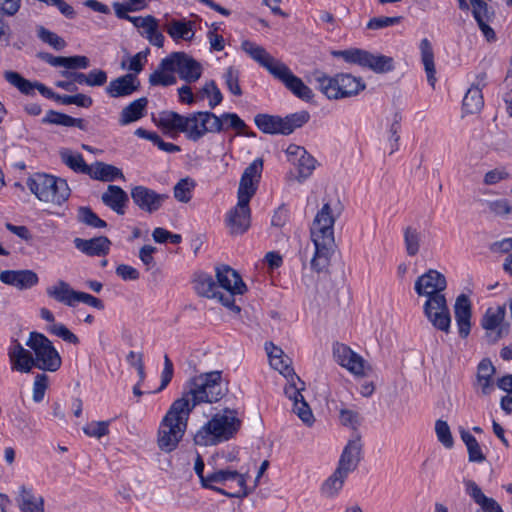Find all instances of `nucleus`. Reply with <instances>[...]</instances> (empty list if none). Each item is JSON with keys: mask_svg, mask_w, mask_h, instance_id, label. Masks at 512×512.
<instances>
[{"mask_svg": "<svg viewBox=\"0 0 512 512\" xmlns=\"http://www.w3.org/2000/svg\"><path fill=\"white\" fill-rule=\"evenodd\" d=\"M47 330L49 333L61 338L62 340L68 343L74 345L79 343V338L74 333H72L64 324L57 323L50 325Z\"/></svg>", "mask_w": 512, "mask_h": 512, "instance_id": "obj_58", "label": "nucleus"}, {"mask_svg": "<svg viewBox=\"0 0 512 512\" xmlns=\"http://www.w3.org/2000/svg\"><path fill=\"white\" fill-rule=\"evenodd\" d=\"M421 60L427 74L428 83L434 88L436 83V69L434 63V52L430 41L424 38L420 42Z\"/></svg>", "mask_w": 512, "mask_h": 512, "instance_id": "obj_40", "label": "nucleus"}, {"mask_svg": "<svg viewBox=\"0 0 512 512\" xmlns=\"http://www.w3.org/2000/svg\"><path fill=\"white\" fill-rule=\"evenodd\" d=\"M333 355L339 365L355 376H365V360L347 345L342 343L334 344Z\"/></svg>", "mask_w": 512, "mask_h": 512, "instance_id": "obj_16", "label": "nucleus"}, {"mask_svg": "<svg viewBox=\"0 0 512 512\" xmlns=\"http://www.w3.org/2000/svg\"><path fill=\"white\" fill-rule=\"evenodd\" d=\"M174 72L188 83L196 82L202 74V66L185 52H172L170 55Z\"/></svg>", "mask_w": 512, "mask_h": 512, "instance_id": "obj_15", "label": "nucleus"}, {"mask_svg": "<svg viewBox=\"0 0 512 512\" xmlns=\"http://www.w3.org/2000/svg\"><path fill=\"white\" fill-rule=\"evenodd\" d=\"M337 214L333 213L329 203H325L317 212L311 226V240L314 243V255L310 261L311 269L317 273L327 271L334 246V223Z\"/></svg>", "mask_w": 512, "mask_h": 512, "instance_id": "obj_2", "label": "nucleus"}, {"mask_svg": "<svg viewBox=\"0 0 512 512\" xmlns=\"http://www.w3.org/2000/svg\"><path fill=\"white\" fill-rule=\"evenodd\" d=\"M8 357L12 370L21 373H29L32 368L35 367L32 353L26 350L16 339L11 341L8 348Z\"/></svg>", "mask_w": 512, "mask_h": 512, "instance_id": "obj_21", "label": "nucleus"}, {"mask_svg": "<svg viewBox=\"0 0 512 512\" xmlns=\"http://www.w3.org/2000/svg\"><path fill=\"white\" fill-rule=\"evenodd\" d=\"M472 14L478 23V26L488 41L495 39V32L489 26V22L494 17V11L488 7L483 0H470Z\"/></svg>", "mask_w": 512, "mask_h": 512, "instance_id": "obj_27", "label": "nucleus"}, {"mask_svg": "<svg viewBox=\"0 0 512 512\" xmlns=\"http://www.w3.org/2000/svg\"><path fill=\"white\" fill-rule=\"evenodd\" d=\"M133 202L143 211L153 213L160 209L162 203L168 198L166 194H158L144 186H136L131 190Z\"/></svg>", "mask_w": 512, "mask_h": 512, "instance_id": "obj_18", "label": "nucleus"}, {"mask_svg": "<svg viewBox=\"0 0 512 512\" xmlns=\"http://www.w3.org/2000/svg\"><path fill=\"white\" fill-rule=\"evenodd\" d=\"M274 77L280 80L287 89L296 97L304 101H310L314 94L312 90L296 75L292 73L286 64H282L274 74Z\"/></svg>", "mask_w": 512, "mask_h": 512, "instance_id": "obj_17", "label": "nucleus"}, {"mask_svg": "<svg viewBox=\"0 0 512 512\" xmlns=\"http://www.w3.org/2000/svg\"><path fill=\"white\" fill-rule=\"evenodd\" d=\"M241 421L234 410L225 409L216 413L194 435V442L200 446H211L230 439L239 429Z\"/></svg>", "mask_w": 512, "mask_h": 512, "instance_id": "obj_5", "label": "nucleus"}, {"mask_svg": "<svg viewBox=\"0 0 512 512\" xmlns=\"http://www.w3.org/2000/svg\"><path fill=\"white\" fill-rule=\"evenodd\" d=\"M362 453V444L359 437L350 440L344 447L341 454L338 467L336 469L343 472V474H349L354 471L360 460Z\"/></svg>", "mask_w": 512, "mask_h": 512, "instance_id": "obj_25", "label": "nucleus"}, {"mask_svg": "<svg viewBox=\"0 0 512 512\" xmlns=\"http://www.w3.org/2000/svg\"><path fill=\"white\" fill-rule=\"evenodd\" d=\"M57 102L63 105H77L83 108H89L93 104V100L90 96L79 93L75 95H59Z\"/></svg>", "mask_w": 512, "mask_h": 512, "instance_id": "obj_55", "label": "nucleus"}, {"mask_svg": "<svg viewBox=\"0 0 512 512\" xmlns=\"http://www.w3.org/2000/svg\"><path fill=\"white\" fill-rule=\"evenodd\" d=\"M194 289L199 296L206 298H217L219 300L220 291L217 283L210 274L197 272L193 279Z\"/></svg>", "mask_w": 512, "mask_h": 512, "instance_id": "obj_35", "label": "nucleus"}, {"mask_svg": "<svg viewBox=\"0 0 512 512\" xmlns=\"http://www.w3.org/2000/svg\"><path fill=\"white\" fill-rule=\"evenodd\" d=\"M61 161L76 173L87 175L90 165L86 164L80 153L73 152L68 148H64L59 152Z\"/></svg>", "mask_w": 512, "mask_h": 512, "instance_id": "obj_41", "label": "nucleus"}, {"mask_svg": "<svg viewBox=\"0 0 512 512\" xmlns=\"http://www.w3.org/2000/svg\"><path fill=\"white\" fill-rule=\"evenodd\" d=\"M218 120L221 126L220 132L227 131L228 129H234L237 131H243L247 128L246 123L236 113H223L218 116Z\"/></svg>", "mask_w": 512, "mask_h": 512, "instance_id": "obj_49", "label": "nucleus"}, {"mask_svg": "<svg viewBox=\"0 0 512 512\" xmlns=\"http://www.w3.org/2000/svg\"><path fill=\"white\" fill-rule=\"evenodd\" d=\"M165 132L184 133L190 141L197 142L208 133H220L218 116L210 111H198L186 116L174 111H163L155 119Z\"/></svg>", "mask_w": 512, "mask_h": 512, "instance_id": "obj_1", "label": "nucleus"}, {"mask_svg": "<svg viewBox=\"0 0 512 512\" xmlns=\"http://www.w3.org/2000/svg\"><path fill=\"white\" fill-rule=\"evenodd\" d=\"M435 432L439 442L446 448H452L454 440L450 431V427L446 421L437 420L435 423Z\"/></svg>", "mask_w": 512, "mask_h": 512, "instance_id": "obj_56", "label": "nucleus"}, {"mask_svg": "<svg viewBox=\"0 0 512 512\" xmlns=\"http://www.w3.org/2000/svg\"><path fill=\"white\" fill-rule=\"evenodd\" d=\"M46 294L57 302L73 307L77 303L79 291L72 289L67 282L59 280L46 289Z\"/></svg>", "mask_w": 512, "mask_h": 512, "instance_id": "obj_30", "label": "nucleus"}, {"mask_svg": "<svg viewBox=\"0 0 512 512\" xmlns=\"http://www.w3.org/2000/svg\"><path fill=\"white\" fill-rule=\"evenodd\" d=\"M423 313L437 330L448 334L451 329V314L445 295L428 298L423 305Z\"/></svg>", "mask_w": 512, "mask_h": 512, "instance_id": "obj_13", "label": "nucleus"}, {"mask_svg": "<svg viewBox=\"0 0 512 512\" xmlns=\"http://www.w3.org/2000/svg\"><path fill=\"white\" fill-rule=\"evenodd\" d=\"M446 287L445 276L437 270L429 269L417 278L414 289L419 296H426L428 299L436 295H444L443 291Z\"/></svg>", "mask_w": 512, "mask_h": 512, "instance_id": "obj_14", "label": "nucleus"}, {"mask_svg": "<svg viewBox=\"0 0 512 512\" xmlns=\"http://www.w3.org/2000/svg\"><path fill=\"white\" fill-rule=\"evenodd\" d=\"M505 307L489 308L485 312L481 325L487 331L488 336L493 335V341H497L507 334L508 328L502 323L505 318Z\"/></svg>", "mask_w": 512, "mask_h": 512, "instance_id": "obj_19", "label": "nucleus"}, {"mask_svg": "<svg viewBox=\"0 0 512 512\" xmlns=\"http://www.w3.org/2000/svg\"><path fill=\"white\" fill-rule=\"evenodd\" d=\"M141 29H143L141 35L144 36L151 45L158 48L163 47L165 37L162 32L159 31V23L154 16L148 15L147 22Z\"/></svg>", "mask_w": 512, "mask_h": 512, "instance_id": "obj_43", "label": "nucleus"}, {"mask_svg": "<svg viewBox=\"0 0 512 512\" xmlns=\"http://www.w3.org/2000/svg\"><path fill=\"white\" fill-rule=\"evenodd\" d=\"M101 200L117 214L123 215L129 198L127 193L121 187L109 185L107 191L102 194Z\"/></svg>", "mask_w": 512, "mask_h": 512, "instance_id": "obj_32", "label": "nucleus"}, {"mask_svg": "<svg viewBox=\"0 0 512 512\" xmlns=\"http://www.w3.org/2000/svg\"><path fill=\"white\" fill-rule=\"evenodd\" d=\"M140 82L135 74L128 73L112 81L106 87V93L112 98H120L133 94L139 89Z\"/></svg>", "mask_w": 512, "mask_h": 512, "instance_id": "obj_26", "label": "nucleus"}, {"mask_svg": "<svg viewBox=\"0 0 512 512\" xmlns=\"http://www.w3.org/2000/svg\"><path fill=\"white\" fill-rule=\"evenodd\" d=\"M487 207L490 213L495 216L505 217L512 212V207L509 202L505 199H499L495 201H489Z\"/></svg>", "mask_w": 512, "mask_h": 512, "instance_id": "obj_60", "label": "nucleus"}, {"mask_svg": "<svg viewBox=\"0 0 512 512\" xmlns=\"http://www.w3.org/2000/svg\"><path fill=\"white\" fill-rule=\"evenodd\" d=\"M0 280L19 290L30 289L39 282L38 275L32 270H6L0 273Z\"/></svg>", "mask_w": 512, "mask_h": 512, "instance_id": "obj_24", "label": "nucleus"}, {"mask_svg": "<svg viewBox=\"0 0 512 512\" xmlns=\"http://www.w3.org/2000/svg\"><path fill=\"white\" fill-rule=\"evenodd\" d=\"M333 55L343 58L347 63L367 67L376 73H386L394 69V60L385 55H374L362 49H347L334 51Z\"/></svg>", "mask_w": 512, "mask_h": 512, "instance_id": "obj_12", "label": "nucleus"}, {"mask_svg": "<svg viewBox=\"0 0 512 512\" xmlns=\"http://www.w3.org/2000/svg\"><path fill=\"white\" fill-rule=\"evenodd\" d=\"M339 419L342 425L356 429L360 423L359 413L350 409H341Z\"/></svg>", "mask_w": 512, "mask_h": 512, "instance_id": "obj_64", "label": "nucleus"}, {"mask_svg": "<svg viewBox=\"0 0 512 512\" xmlns=\"http://www.w3.org/2000/svg\"><path fill=\"white\" fill-rule=\"evenodd\" d=\"M77 219L79 222L93 228H105L107 226V223L99 218L90 207H80L78 209Z\"/></svg>", "mask_w": 512, "mask_h": 512, "instance_id": "obj_50", "label": "nucleus"}, {"mask_svg": "<svg viewBox=\"0 0 512 512\" xmlns=\"http://www.w3.org/2000/svg\"><path fill=\"white\" fill-rule=\"evenodd\" d=\"M44 124H53L64 127H78L81 130L87 129V123L82 118H73L67 114L49 110L45 117L42 119Z\"/></svg>", "mask_w": 512, "mask_h": 512, "instance_id": "obj_37", "label": "nucleus"}, {"mask_svg": "<svg viewBox=\"0 0 512 512\" xmlns=\"http://www.w3.org/2000/svg\"><path fill=\"white\" fill-rule=\"evenodd\" d=\"M26 345L34 351V365L36 368L50 372H55L60 368L61 357L45 335L31 332Z\"/></svg>", "mask_w": 512, "mask_h": 512, "instance_id": "obj_10", "label": "nucleus"}, {"mask_svg": "<svg viewBox=\"0 0 512 512\" xmlns=\"http://www.w3.org/2000/svg\"><path fill=\"white\" fill-rule=\"evenodd\" d=\"M263 170V160L258 158L255 159L248 167L244 170L241 177L253 180L255 182L260 181L261 173Z\"/></svg>", "mask_w": 512, "mask_h": 512, "instance_id": "obj_63", "label": "nucleus"}, {"mask_svg": "<svg viewBox=\"0 0 512 512\" xmlns=\"http://www.w3.org/2000/svg\"><path fill=\"white\" fill-rule=\"evenodd\" d=\"M87 175H89L92 179L103 182H112L117 178H124V175L119 168L100 161L90 165Z\"/></svg>", "mask_w": 512, "mask_h": 512, "instance_id": "obj_36", "label": "nucleus"}, {"mask_svg": "<svg viewBox=\"0 0 512 512\" xmlns=\"http://www.w3.org/2000/svg\"><path fill=\"white\" fill-rule=\"evenodd\" d=\"M216 278L218 288H222L226 293L220 292L219 301L225 307L239 313L240 307L235 305V295H242L246 291V284L242 281L240 275L229 266L216 268Z\"/></svg>", "mask_w": 512, "mask_h": 512, "instance_id": "obj_11", "label": "nucleus"}, {"mask_svg": "<svg viewBox=\"0 0 512 512\" xmlns=\"http://www.w3.org/2000/svg\"><path fill=\"white\" fill-rule=\"evenodd\" d=\"M270 365L287 379L284 393L293 402V412L306 425L311 426L314 423V416L302 395V391L305 390V383L296 375L291 367V359L284 355L283 358L271 360Z\"/></svg>", "mask_w": 512, "mask_h": 512, "instance_id": "obj_4", "label": "nucleus"}, {"mask_svg": "<svg viewBox=\"0 0 512 512\" xmlns=\"http://www.w3.org/2000/svg\"><path fill=\"white\" fill-rule=\"evenodd\" d=\"M26 184L29 190L42 202L61 205L70 196V188L66 180L45 173L31 175Z\"/></svg>", "mask_w": 512, "mask_h": 512, "instance_id": "obj_8", "label": "nucleus"}, {"mask_svg": "<svg viewBox=\"0 0 512 512\" xmlns=\"http://www.w3.org/2000/svg\"><path fill=\"white\" fill-rule=\"evenodd\" d=\"M241 48L246 52L253 60L258 62L261 66L266 68L273 76L276 71L283 64L280 60L275 59L271 56L262 46L257 45L254 42L245 40L241 44Z\"/></svg>", "mask_w": 512, "mask_h": 512, "instance_id": "obj_23", "label": "nucleus"}, {"mask_svg": "<svg viewBox=\"0 0 512 512\" xmlns=\"http://www.w3.org/2000/svg\"><path fill=\"white\" fill-rule=\"evenodd\" d=\"M193 22L186 20L172 19L163 25V29L175 41H190L194 37Z\"/></svg>", "mask_w": 512, "mask_h": 512, "instance_id": "obj_34", "label": "nucleus"}, {"mask_svg": "<svg viewBox=\"0 0 512 512\" xmlns=\"http://www.w3.org/2000/svg\"><path fill=\"white\" fill-rule=\"evenodd\" d=\"M255 125L265 134H282V117L257 114L254 118Z\"/></svg>", "mask_w": 512, "mask_h": 512, "instance_id": "obj_42", "label": "nucleus"}, {"mask_svg": "<svg viewBox=\"0 0 512 512\" xmlns=\"http://www.w3.org/2000/svg\"><path fill=\"white\" fill-rule=\"evenodd\" d=\"M251 211L249 204L238 202L226 216V224L232 235H239L246 232L250 227Z\"/></svg>", "mask_w": 512, "mask_h": 512, "instance_id": "obj_20", "label": "nucleus"}, {"mask_svg": "<svg viewBox=\"0 0 512 512\" xmlns=\"http://www.w3.org/2000/svg\"><path fill=\"white\" fill-rule=\"evenodd\" d=\"M316 160L305 149L304 153L296 160L298 166V181L301 182L308 178L315 169Z\"/></svg>", "mask_w": 512, "mask_h": 512, "instance_id": "obj_48", "label": "nucleus"}, {"mask_svg": "<svg viewBox=\"0 0 512 512\" xmlns=\"http://www.w3.org/2000/svg\"><path fill=\"white\" fill-rule=\"evenodd\" d=\"M37 35L43 42L49 44L55 50H62L66 46L63 38L42 26L38 28Z\"/></svg>", "mask_w": 512, "mask_h": 512, "instance_id": "obj_54", "label": "nucleus"}, {"mask_svg": "<svg viewBox=\"0 0 512 512\" xmlns=\"http://www.w3.org/2000/svg\"><path fill=\"white\" fill-rule=\"evenodd\" d=\"M227 393L222 383V372L211 371L190 378L184 385L182 396L176 399L184 409L192 410L203 403H216Z\"/></svg>", "mask_w": 512, "mask_h": 512, "instance_id": "obj_3", "label": "nucleus"}, {"mask_svg": "<svg viewBox=\"0 0 512 512\" xmlns=\"http://www.w3.org/2000/svg\"><path fill=\"white\" fill-rule=\"evenodd\" d=\"M195 182L193 179L187 177L184 179H181L175 186H174V197L182 203H187L191 199V193L192 190L195 187Z\"/></svg>", "mask_w": 512, "mask_h": 512, "instance_id": "obj_51", "label": "nucleus"}, {"mask_svg": "<svg viewBox=\"0 0 512 512\" xmlns=\"http://www.w3.org/2000/svg\"><path fill=\"white\" fill-rule=\"evenodd\" d=\"M48 387V376L46 374H37L33 385V400L41 402Z\"/></svg>", "mask_w": 512, "mask_h": 512, "instance_id": "obj_61", "label": "nucleus"}, {"mask_svg": "<svg viewBox=\"0 0 512 512\" xmlns=\"http://www.w3.org/2000/svg\"><path fill=\"white\" fill-rule=\"evenodd\" d=\"M478 82L472 85L463 99V110L468 114H475L481 111L484 106V100L479 85L486 79V74L481 73L477 76Z\"/></svg>", "mask_w": 512, "mask_h": 512, "instance_id": "obj_31", "label": "nucleus"}, {"mask_svg": "<svg viewBox=\"0 0 512 512\" xmlns=\"http://www.w3.org/2000/svg\"><path fill=\"white\" fill-rule=\"evenodd\" d=\"M176 81L169 55L161 60L158 68L149 76V83L152 86H170L175 84Z\"/></svg>", "mask_w": 512, "mask_h": 512, "instance_id": "obj_33", "label": "nucleus"}, {"mask_svg": "<svg viewBox=\"0 0 512 512\" xmlns=\"http://www.w3.org/2000/svg\"><path fill=\"white\" fill-rule=\"evenodd\" d=\"M203 487L231 498L245 497L249 493L246 475L231 468L216 469L207 473Z\"/></svg>", "mask_w": 512, "mask_h": 512, "instance_id": "obj_9", "label": "nucleus"}, {"mask_svg": "<svg viewBox=\"0 0 512 512\" xmlns=\"http://www.w3.org/2000/svg\"><path fill=\"white\" fill-rule=\"evenodd\" d=\"M4 78L11 85L15 86L20 92L26 95H33L35 90L34 82L23 78L19 73L14 71H6Z\"/></svg>", "mask_w": 512, "mask_h": 512, "instance_id": "obj_46", "label": "nucleus"}, {"mask_svg": "<svg viewBox=\"0 0 512 512\" xmlns=\"http://www.w3.org/2000/svg\"><path fill=\"white\" fill-rule=\"evenodd\" d=\"M495 374V367L489 359H483L477 367V384L484 395L493 390L492 377Z\"/></svg>", "mask_w": 512, "mask_h": 512, "instance_id": "obj_39", "label": "nucleus"}, {"mask_svg": "<svg viewBox=\"0 0 512 512\" xmlns=\"http://www.w3.org/2000/svg\"><path fill=\"white\" fill-rule=\"evenodd\" d=\"M109 424V421H92L83 428V432L89 437L101 438L109 433Z\"/></svg>", "mask_w": 512, "mask_h": 512, "instance_id": "obj_57", "label": "nucleus"}, {"mask_svg": "<svg viewBox=\"0 0 512 512\" xmlns=\"http://www.w3.org/2000/svg\"><path fill=\"white\" fill-rule=\"evenodd\" d=\"M16 503L22 512H45L44 498L37 496L31 488L20 486Z\"/></svg>", "mask_w": 512, "mask_h": 512, "instance_id": "obj_29", "label": "nucleus"}, {"mask_svg": "<svg viewBox=\"0 0 512 512\" xmlns=\"http://www.w3.org/2000/svg\"><path fill=\"white\" fill-rule=\"evenodd\" d=\"M75 247L88 256H105L109 253L111 241L105 236L92 239H74Z\"/></svg>", "mask_w": 512, "mask_h": 512, "instance_id": "obj_28", "label": "nucleus"}, {"mask_svg": "<svg viewBox=\"0 0 512 512\" xmlns=\"http://www.w3.org/2000/svg\"><path fill=\"white\" fill-rule=\"evenodd\" d=\"M347 474L336 469L334 473L322 484L321 492L325 497L332 498L342 489Z\"/></svg>", "mask_w": 512, "mask_h": 512, "instance_id": "obj_44", "label": "nucleus"}, {"mask_svg": "<svg viewBox=\"0 0 512 512\" xmlns=\"http://www.w3.org/2000/svg\"><path fill=\"white\" fill-rule=\"evenodd\" d=\"M404 243L409 256H415L420 250L421 233L414 227L408 226L404 230Z\"/></svg>", "mask_w": 512, "mask_h": 512, "instance_id": "obj_47", "label": "nucleus"}, {"mask_svg": "<svg viewBox=\"0 0 512 512\" xmlns=\"http://www.w3.org/2000/svg\"><path fill=\"white\" fill-rule=\"evenodd\" d=\"M454 315L461 338H466L471 330L472 307L470 299L465 294H460L454 304Z\"/></svg>", "mask_w": 512, "mask_h": 512, "instance_id": "obj_22", "label": "nucleus"}, {"mask_svg": "<svg viewBox=\"0 0 512 512\" xmlns=\"http://www.w3.org/2000/svg\"><path fill=\"white\" fill-rule=\"evenodd\" d=\"M258 182L241 177L238 188V202L249 204L251 198L255 195Z\"/></svg>", "mask_w": 512, "mask_h": 512, "instance_id": "obj_52", "label": "nucleus"}, {"mask_svg": "<svg viewBox=\"0 0 512 512\" xmlns=\"http://www.w3.org/2000/svg\"><path fill=\"white\" fill-rule=\"evenodd\" d=\"M180 404L174 401L160 423L157 443L164 452L175 450L187 429L190 413Z\"/></svg>", "mask_w": 512, "mask_h": 512, "instance_id": "obj_6", "label": "nucleus"}, {"mask_svg": "<svg viewBox=\"0 0 512 512\" xmlns=\"http://www.w3.org/2000/svg\"><path fill=\"white\" fill-rule=\"evenodd\" d=\"M309 119L310 115L307 111H300L287 115L286 117L282 118V134H291L296 128H300L306 124Z\"/></svg>", "mask_w": 512, "mask_h": 512, "instance_id": "obj_45", "label": "nucleus"}, {"mask_svg": "<svg viewBox=\"0 0 512 512\" xmlns=\"http://www.w3.org/2000/svg\"><path fill=\"white\" fill-rule=\"evenodd\" d=\"M148 100L145 97L139 98L124 107L120 113L119 124L125 126L137 121L144 116Z\"/></svg>", "mask_w": 512, "mask_h": 512, "instance_id": "obj_38", "label": "nucleus"}, {"mask_svg": "<svg viewBox=\"0 0 512 512\" xmlns=\"http://www.w3.org/2000/svg\"><path fill=\"white\" fill-rule=\"evenodd\" d=\"M314 78L319 90L330 100L356 96L366 88L361 78L348 73H338L331 77L322 72H315Z\"/></svg>", "mask_w": 512, "mask_h": 512, "instance_id": "obj_7", "label": "nucleus"}, {"mask_svg": "<svg viewBox=\"0 0 512 512\" xmlns=\"http://www.w3.org/2000/svg\"><path fill=\"white\" fill-rule=\"evenodd\" d=\"M199 93L200 98H204L205 96L210 98L209 107L212 109L219 105L223 100L222 93L213 80L208 81Z\"/></svg>", "mask_w": 512, "mask_h": 512, "instance_id": "obj_53", "label": "nucleus"}, {"mask_svg": "<svg viewBox=\"0 0 512 512\" xmlns=\"http://www.w3.org/2000/svg\"><path fill=\"white\" fill-rule=\"evenodd\" d=\"M225 84L229 91L236 96L242 95L239 85V71L234 67H229L224 74Z\"/></svg>", "mask_w": 512, "mask_h": 512, "instance_id": "obj_59", "label": "nucleus"}, {"mask_svg": "<svg viewBox=\"0 0 512 512\" xmlns=\"http://www.w3.org/2000/svg\"><path fill=\"white\" fill-rule=\"evenodd\" d=\"M402 17L396 16V17H374L369 20L367 23V28L371 30H378L385 27L393 26L398 24L401 21Z\"/></svg>", "mask_w": 512, "mask_h": 512, "instance_id": "obj_62", "label": "nucleus"}]
</instances>
